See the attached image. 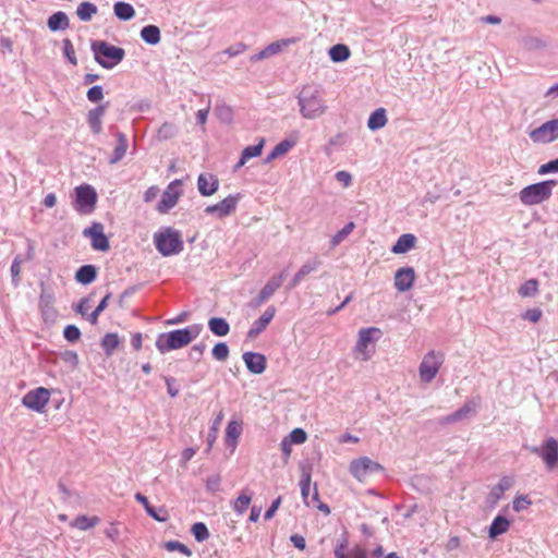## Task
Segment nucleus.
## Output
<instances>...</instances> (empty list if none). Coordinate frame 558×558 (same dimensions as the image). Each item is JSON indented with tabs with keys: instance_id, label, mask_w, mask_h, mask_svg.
<instances>
[{
	"instance_id": "nucleus-37",
	"label": "nucleus",
	"mask_w": 558,
	"mask_h": 558,
	"mask_svg": "<svg viewBox=\"0 0 558 558\" xmlns=\"http://www.w3.org/2000/svg\"><path fill=\"white\" fill-rule=\"evenodd\" d=\"M522 46L527 51L542 50L547 47V43L535 36H526L522 38Z\"/></svg>"
},
{
	"instance_id": "nucleus-22",
	"label": "nucleus",
	"mask_w": 558,
	"mask_h": 558,
	"mask_svg": "<svg viewBox=\"0 0 558 558\" xmlns=\"http://www.w3.org/2000/svg\"><path fill=\"white\" fill-rule=\"evenodd\" d=\"M117 145L112 151L111 157L109 158V163L114 165L119 162L124 156L129 147L126 135L122 132L116 133Z\"/></svg>"
},
{
	"instance_id": "nucleus-29",
	"label": "nucleus",
	"mask_w": 558,
	"mask_h": 558,
	"mask_svg": "<svg viewBox=\"0 0 558 558\" xmlns=\"http://www.w3.org/2000/svg\"><path fill=\"white\" fill-rule=\"evenodd\" d=\"M241 433L242 425L236 421H230L226 428V444L234 449Z\"/></svg>"
},
{
	"instance_id": "nucleus-62",
	"label": "nucleus",
	"mask_w": 558,
	"mask_h": 558,
	"mask_svg": "<svg viewBox=\"0 0 558 558\" xmlns=\"http://www.w3.org/2000/svg\"><path fill=\"white\" fill-rule=\"evenodd\" d=\"M162 256L177 255L181 252L182 246H157Z\"/></svg>"
},
{
	"instance_id": "nucleus-32",
	"label": "nucleus",
	"mask_w": 558,
	"mask_h": 558,
	"mask_svg": "<svg viewBox=\"0 0 558 558\" xmlns=\"http://www.w3.org/2000/svg\"><path fill=\"white\" fill-rule=\"evenodd\" d=\"M97 11L98 9L96 4L89 1H84L78 4L76 9V14L81 21L89 22L93 19V16L97 13Z\"/></svg>"
},
{
	"instance_id": "nucleus-33",
	"label": "nucleus",
	"mask_w": 558,
	"mask_h": 558,
	"mask_svg": "<svg viewBox=\"0 0 558 558\" xmlns=\"http://www.w3.org/2000/svg\"><path fill=\"white\" fill-rule=\"evenodd\" d=\"M210 331L219 337H223L229 333L230 327L225 318L214 317L208 322Z\"/></svg>"
},
{
	"instance_id": "nucleus-15",
	"label": "nucleus",
	"mask_w": 558,
	"mask_h": 558,
	"mask_svg": "<svg viewBox=\"0 0 558 558\" xmlns=\"http://www.w3.org/2000/svg\"><path fill=\"white\" fill-rule=\"evenodd\" d=\"M415 272L412 267H403L397 270L395 275V288L399 292L409 291L414 283Z\"/></svg>"
},
{
	"instance_id": "nucleus-1",
	"label": "nucleus",
	"mask_w": 558,
	"mask_h": 558,
	"mask_svg": "<svg viewBox=\"0 0 558 558\" xmlns=\"http://www.w3.org/2000/svg\"><path fill=\"white\" fill-rule=\"evenodd\" d=\"M296 98L300 106V113L305 119H316L323 116L327 110V106L322 98L320 89L316 85L303 86Z\"/></svg>"
},
{
	"instance_id": "nucleus-30",
	"label": "nucleus",
	"mask_w": 558,
	"mask_h": 558,
	"mask_svg": "<svg viewBox=\"0 0 558 558\" xmlns=\"http://www.w3.org/2000/svg\"><path fill=\"white\" fill-rule=\"evenodd\" d=\"M510 527V521L502 515H497L493 523L489 526L488 535L490 538H496L497 536L506 533Z\"/></svg>"
},
{
	"instance_id": "nucleus-47",
	"label": "nucleus",
	"mask_w": 558,
	"mask_h": 558,
	"mask_svg": "<svg viewBox=\"0 0 558 558\" xmlns=\"http://www.w3.org/2000/svg\"><path fill=\"white\" fill-rule=\"evenodd\" d=\"M191 531L197 542H203L209 537L208 529L202 522L193 524Z\"/></svg>"
},
{
	"instance_id": "nucleus-4",
	"label": "nucleus",
	"mask_w": 558,
	"mask_h": 558,
	"mask_svg": "<svg viewBox=\"0 0 558 558\" xmlns=\"http://www.w3.org/2000/svg\"><path fill=\"white\" fill-rule=\"evenodd\" d=\"M557 184L556 180H545L530 184L520 191V201L527 206L542 204L551 197L553 189Z\"/></svg>"
},
{
	"instance_id": "nucleus-45",
	"label": "nucleus",
	"mask_w": 558,
	"mask_h": 558,
	"mask_svg": "<svg viewBox=\"0 0 558 558\" xmlns=\"http://www.w3.org/2000/svg\"><path fill=\"white\" fill-rule=\"evenodd\" d=\"M355 228L354 222H348L341 230H339L330 240V244H339L342 242Z\"/></svg>"
},
{
	"instance_id": "nucleus-38",
	"label": "nucleus",
	"mask_w": 558,
	"mask_h": 558,
	"mask_svg": "<svg viewBox=\"0 0 558 558\" xmlns=\"http://www.w3.org/2000/svg\"><path fill=\"white\" fill-rule=\"evenodd\" d=\"M251 500H252V496L248 495L246 493V490H243L239 495V497L234 500V502H233V510L238 514H243L247 510V508H248V506L251 504Z\"/></svg>"
},
{
	"instance_id": "nucleus-54",
	"label": "nucleus",
	"mask_w": 558,
	"mask_h": 558,
	"mask_svg": "<svg viewBox=\"0 0 558 558\" xmlns=\"http://www.w3.org/2000/svg\"><path fill=\"white\" fill-rule=\"evenodd\" d=\"M314 269H316V264L314 265H304L294 276V278L292 279V282H291V286L292 287H295L296 284H299L302 279L308 275L311 271H313Z\"/></svg>"
},
{
	"instance_id": "nucleus-31",
	"label": "nucleus",
	"mask_w": 558,
	"mask_h": 558,
	"mask_svg": "<svg viewBox=\"0 0 558 558\" xmlns=\"http://www.w3.org/2000/svg\"><path fill=\"white\" fill-rule=\"evenodd\" d=\"M476 404L473 401L466 402L462 408H460L454 413L442 418V423H452L460 421L466 417L470 413L474 412Z\"/></svg>"
},
{
	"instance_id": "nucleus-63",
	"label": "nucleus",
	"mask_w": 558,
	"mask_h": 558,
	"mask_svg": "<svg viewBox=\"0 0 558 558\" xmlns=\"http://www.w3.org/2000/svg\"><path fill=\"white\" fill-rule=\"evenodd\" d=\"M336 179L341 182L344 186H349L352 182V175L348 171L341 170L336 172Z\"/></svg>"
},
{
	"instance_id": "nucleus-24",
	"label": "nucleus",
	"mask_w": 558,
	"mask_h": 558,
	"mask_svg": "<svg viewBox=\"0 0 558 558\" xmlns=\"http://www.w3.org/2000/svg\"><path fill=\"white\" fill-rule=\"evenodd\" d=\"M387 121L386 110L384 108H377L369 114L367 120V128L371 131H377L383 129Z\"/></svg>"
},
{
	"instance_id": "nucleus-51",
	"label": "nucleus",
	"mask_w": 558,
	"mask_h": 558,
	"mask_svg": "<svg viewBox=\"0 0 558 558\" xmlns=\"http://www.w3.org/2000/svg\"><path fill=\"white\" fill-rule=\"evenodd\" d=\"M291 444H303L307 439L306 433L302 428H294L287 437Z\"/></svg>"
},
{
	"instance_id": "nucleus-19",
	"label": "nucleus",
	"mask_w": 558,
	"mask_h": 558,
	"mask_svg": "<svg viewBox=\"0 0 558 558\" xmlns=\"http://www.w3.org/2000/svg\"><path fill=\"white\" fill-rule=\"evenodd\" d=\"M243 361L250 372L262 374L266 368V359L260 353L246 352L243 354Z\"/></svg>"
},
{
	"instance_id": "nucleus-64",
	"label": "nucleus",
	"mask_w": 558,
	"mask_h": 558,
	"mask_svg": "<svg viewBox=\"0 0 558 558\" xmlns=\"http://www.w3.org/2000/svg\"><path fill=\"white\" fill-rule=\"evenodd\" d=\"M347 558H366V553L361 546H355L349 550Z\"/></svg>"
},
{
	"instance_id": "nucleus-3",
	"label": "nucleus",
	"mask_w": 558,
	"mask_h": 558,
	"mask_svg": "<svg viewBox=\"0 0 558 558\" xmlns=\"http://www.w3.org/2000/svg\"><path fill=\"white\" fill-rule=\"evenodd\" d=\"M90 49L95 61L104 69L111 70L125 58V50L106 40H93Z\"/></svg>"
},
{
	"instance_id": "nucleus-18",
	"label": "nucleus",
	"mask_w": 558,
	"mask_h": 558,
	"mask_svg": "<svg viewBox=\"0 0 558 558\" xmlns=\"http://www.w3.org/2000/svg\"><path fill=\"white\" fill-rule=\"evenodd\" d=\"M275 307H268L264 314L253 324V326L247 331V337L250 339H255L262 331L266 329L271 319L275 316Z\"/></svg>"
},
{
	"instance_id": "nucleus-28",
	"label": "nucleus",
	"mask_w": 558,
	"mask_h": 558,
	"mask_svg": "<svg viewBox=\"0 0 558 558\" xmlns=\"http://www.w3.org/2000/svg\"><path fill=\"white\" fill-rule=\"evenodd\" d=\"M39 306L43 314V317L46 322H54L57 312L52 307V298L51 295L41 293L39 299Z\"/></svg>"
},
{
	"instance_id": "nucleus-16",
	"label": "nucleus",
	"mask_w": 558,
	"mask_h": 558,
	"mask_svg": "<svg viewBox=\"0 0 558 558\" xmlns=\"http://www.w3.org/2000/svg\"><path fill=\"white\" fill-rule=\"evenodd\" d=\"M109 101L105 104H100L97 107L90 109L87 113V123L90 128V131L94 134H99L102 130V117L105 116L107 109L109 108Z\"/></svg>"
},
{
	"instance_id": "nucleus-2",
	"label": "nucleus",
	"mask_w": 558,
	"mask_h": 558,
	"mask_svg": "<svg viewBox=\"0 0 558 558\" xmlns=\"http://www.w3.org/2000/svg\"><path fill=\"white\" fill-rule=\"evenodd\" d=\"M201 330L199 325H192L183 329L161 333L156 340V347L161 353L181 349L190 344L199 335Z\"/></svg>"
},
{
	"instance_id": "nucleus-58",
	"label": "nucleus",
	"mask_w": 558,
	"mask_h": 558,
	"mask_svg": "<svg viewBox=\"0 0 558 558\" xmlns=\"http://www.w3.org/2000/svg\"><path fill=\"white\" fill-rule=\"evenodd\" d=\"M542 311L539 308H532V310H527L523 315V319H526L531 323H537L539 322V319L542 318Z\"/></svg>"
},
{
	"instance_id": "nucleus-48",
	"label": "nucleus",
	"mask_w": 558,
	"mask_h": 558,
	"mask_svg": "<svg viewBox=\"0 0 558 558\" xmlns=\"http://www.w3.org/2000/svg\"><path fill=\"white\" fill-rule=\"evenodd\" d=\"M86 97H87L88 101H90L93 104L99 102L104 98V88H102V86L101 85H94V86H92L87 90Z\"/></svg>"
},
{
	"instance_id": "nucleus-10",
	"label": "nucleus",
	"mask_w": 558,
	"mask_h": 558,
	"mask_svg": "<svg viewBox=\"0 0 558 558\" xmlns=\"http://www.w3.org/2000/svg\"><path fill=\"white\" fill-rule=\"evenodd\" d=\"M381 469L380 464L367 457L355 459L350 464L351 474L359 481H364L369 474Z\"/></svg>"
},
{
	"instance_id": "nucleus-25",
	"label": "nucleus",
	"mask_w": 558,
	"mask_h": 558,
	"mask_svg": "<svg viewBox=\"0 0 558 558\" xmlns=\"http://www.w3.org/2000/svg\"><path fill=\"white\" fill-rule=\"evenodd\" d=\"M113 14L120 21L126 22L135 16V10L132 4L124 1H117L113 4Z\"/></svg>"
},
{
	"instance_id": "nucleus-35",
	"label": "nucleus",
	"mask_w": 558,
	"mask_h": 558,
	"mask_svg": "<svg viewBox=\"0 0 558 558\" xmlns=\"http://www.w3.org/2000/svg\"><path fill=\"white\" fill-rule=\"evenodd\" d=\"M96 278V268L93 265L82 266L76 272V280L84 284L90 283Z\"/></svg>"
},
{
	"instance_id": "nucleus-41",
	"label": "nucleus",
	"mask_w": 558,
	"mask_h": 558,
	"mask_svg": "<svg viewBox=\"0 0 558 558\" xmlns=\"http://www.w3.org/2000/svg\"><path fill=\"white\" fill-rule=\"evenodd\" d=\"M264 144H265V140L260 138L257 144L246 146L241 153V155L243 156V160H248L251 158L260 156L262 151H263Z\"/></svg>"
},
{
	"instance_id": "nucleus-49",
	"label": "nucleus",
	"mask_w": 558,
	"mask_h": 558,
	"mask_svg": "<svg viewBox=\"0 0 558 558\" xmlns=\"http://www.w3.org/2000/svg\"><path fill=\"white\" fill-rule=\"evenodd\" d=\"M165 548L169 551L178 550L187 557H190L192 555V551L190 550V548L178 541H169V542L165 543Z\"/></svg>"
},
{
	"instance_id": "nucleus-46",
	"label": "nucleus",
	"mask_w": 558,
	"mask_h": 558,
	"mask_svg": "<svg viewBox=\"0 0 558 558\" xmlns=\"http://www.w3.org/2000/svg\"><path fill=\"white\" fill-rule=\"evenodd\" d=\"M532 505V500L526 495H518L512 501V508L515 512L526 510Z\"/></svg>"
},
{
	"instance_id": "nucleus-11",
	"label": "nucleus",
	"mask_w": 558,
	"mask_h": 558,
	"mask_svg": "<svg viewBox=\"0 0 558 558\" xmlns=\"http://www.w3.org/2000/svg\"><path fill=\"white\" fill-rule=\"evenodd\" d=\"M375 333H380V330L375 327L364 328L359 331V338L354 351L357 357H360L363 361H367L371 359L372 354L368 350V347L373 343V336Z\"/></svg>"
},
{
	"instance_id": "nucleus-8",
	"label": "nucleus",
	"mask_w": 558,
	"mask_h": 558,
	"mask_svg": "<svg viewBox=\"0 0 558 558\" xmlns=\"http://www.w3.org/2000/svg\"><path fill=\"white\" fill-rule=\"evenodd\" d=\"M50 400V391L39 387L28 391L22 399V403L32 411L44 412Z\"/></svg>"
},
{
	"instance_id": "nucleus-36",
	"label": "nucleus",
	"mask_w": 558,
	"mask_h": 558,
	"mask_svg": "<svg viewBox=\"0 0 558 558\" xmlns=\"http://www.w3.org/2000/svg\"><path fill=\"white\" fill-rule=\"evenodd\" d=\"M298 137V133H294L293 135L280 141L272 149L280 157L296 145Z\"/></svg>"
},
{
	"instance_id": "nucleus-23",
	"label": "nucleus",
	"mask_w": 558,
	"mask_h": 558,
	"mask_svg": "<svg viewBox=\"0 0 558 558\" xmlns=\"http://www.w3.org/2000/svg\"><path fill=\"white\" fill-rule=\"evenodd\" d=\"M141 39L150 46H156L160 43L161 34L158 26L148 24L141 29Z\"/></svg>"
},
{
	"instance_id": "nucleus-53",
	"label": "nucleus",
	"mask_w": 558,
	"mask_h": 558,
	"mask_svg": "<svg viewBox=\"0 0 558 558\" xmlns=\"http://www.w3.org/2000/svg\"><path fill=\"white\" fill-rule=\"evenodd\" d=\"M63 336L68 341L76 342L81 338V331L76 326L69 325L64 328Z\"/></svg>"
},
{
	"instance_id": "nucleus-55",
	"label": "nucleus",
	"mask_w": 558,
	"mask_h": 558,
	"mask_svg": "<svg viewBox=\"0 0 558 558\" xmlns=\"http://www.w3.org/2000/svg\"><path fill=\"white\" fill-rule=\"evenodd\" d=\"M557 172H558V158L541 165L538 168V171H537V173L541 175H545L548 173H557Z\"/></svg>"
},
{
	"instance_id": "nucleus-39",
	"label": "nucleus",
	"mask_w": 558,
	"mask_h": 558,
	"mask_svg": "<svg viewBox=\"0 0 558 558\" xmlns=\"http://www.w3.org/2000/svg\"><path fill=\"white\" fill-rule=\"evenodd\" d=\"M120 339L117 333H107L101 341V345L107 355H111L118 348Z\"/></svg>"
},
{
	"instance_id": "nucleus-34",
	"label": "nucleus",
	"mask_w": 558,
	"mask_h": 558,
	"mask_svg": "<svg viewBox=\"0 0 558 558\" xmlns=\"http://www.w3.org/2000/svg\"><path fill=\"white\" fill-rule=\"evenodd\" d=\"M98 522H99V518L96 515L87 517L85 514H82V515H77L71 522V526L76 527L82 531H86L88 529L96 526L98 524Z\"/></svg>"
},
{
	"instance_id": "nucleus-21",
	"label": "nucleus",
	"mask_w": 558,
	"mask_h": 558,
	"mask_svg": "<svg viewBox=\"0 0 558 558\" xmlns=\"http://www.w3.org/2000/svg\"><path fill=\"white\" fill-rule=\"evenodd\" d=\"M47 26L51 32L65 31L70 26V20L65 12L57 11L48 17Z\"/></svg>"
},
{
	"instance_id": "nucleus-42",
	"label": "nucleus",
	"mask_w": 558,
	"mask_h": 558,
	"mask_svg": "<svg viewBox=\"0 0 558 558\" xmlns=\"http://www.w3.org/2000/svg\"><path fill=\"white\" fill-rule=\"evenodd\" d=\"M179 130L175 124L170 122H165L158 129V136L161 140H170L178 134Z\"/></svg>"
},
{
	"instance_id": "nucleus-17",
	"label": "nucleus",
	"mask_w": 558,
	"mask_h": 558,
	"mask_svg": "<svg viewBox=\"0 0 558 558\" xmlns=\"http://www.w3.org/2000/svg\"><path fill=\"white\" fill-rule=\"evenodd\" d=\"M219 187V180L213 173H201L197 178V189L202 196H211Z\"/></svg>"
},
{
	"instance_id": "nucleus-9",
	"label": "nucleus",
	"mask_w": 558,
	"mask_h": 558,
	"mask_svg": "<svg viewBox=\"0 0 558 558\" xmlns=\"http://www.w3.org/2000/svg\"><path fill=\"white\" fill-rule=\"evenodd\" d=\"M534 143H550L558 138V119L549 120L530 132Z\"/></svg>"
},
{
	"instance_id": "nucleus-7",
	"label": "nucleus",
	"mask_w": 558,
	"mask_h": 558,
	"mask_svg": "<svg viewBox=\"0 0 558 558\" xmlns=\"http://www.w3.org/2000/svg\"><path fill=\"white\" fill-rule=\"evenodd\" d=\"M181 185L182 181L180 179H175L168 184L157 204V210L159 213L166 214L177 205L182 194V191L180 190Z\"/></svg>"
},
{
	"instance_id": "nucleus-27",
	"label": "nucleus",
	"mask_w": 558,
	"mask_h": 558,
	"mask_svg": "<svg viewBox=\"0 0 558 558\" xmlns=\"http://www.w3.org/2000/svg\"><path fill=\"white\" fill-rule=\"evenodd\" d=\"M328 54L332 62L340 63L347 61L350 58L351 51L347 45L337 44L329 48Z\"/></svg>"
},
{
	"instance_id": "nucleus-50",
	"label": "nucleus",
	"mask_w": 558,
	"mask_h": 558,
	"mask_svg": "<svg viewBox=\"0 0 558 558\" xmlns=\"http://www.w3.org/2000/svg\"><path fill=\"white\" fill-rule=\"evenodd\" d=\"M213 356L218 361H226L229 356V348L225 342H219L213 348Z\"/></svg>"
},
{
	"instance_id": "nucleus-59",
	"label": "nucleus",
	"mask_w": 558,
	"mask_h": 558,
	"mask_svg": "<svg viewBox=\"0 0 558 558\" xmlns=\"http://www.w3.org/2000/svg\"><path fill=\"white\" fill-rule=\"evenodd\" d=\"M348 545H349L348 538L344 537L342 539V542L339 545H337V547L335 549L336 558H347L348 553H349Z\"/></svg>"
},
{
	"instance_id": "nucleus-56",
	"label": "nucleus",
	"mask_w": 558,
	"mask_h": 558,
	"mask_svg": "<svg viewBox=\"0 0 558 558\" xmlns=\"http://www.w3.org/2000/svg\"><path fill=\"white\" fill-rule=\"evenodd\" d=\"M300 486H301V494H302V497L304 499V501L308 505V495H310V489H311V475L310 474H304L301 482H300Z\"/></svg>"
},
{
	"instance_id": "nucleus-6",
	"label": "nucleus",
	"mask_w": 558,
	"mask_h": 558,
	"mask_svg": "<svg viewBox=\"0 0 558 558\" xmlns=\"http://www.w3.org/2000/svg\"><path fill=\"white\" fill-rule=\"evenodd\" d=\"M445 361L442 352L429 351L426 353L420 364L418 374L423 383H430L438 374Z\"/></svg>"
},
{
	"instance_id": "nucleus-61",
	"label": "nucleus",
	"mask_w": 558,
	"mask_h": 558,
	"mask_svg": "<svg viewBox=\"0 0 558 558\" xmlns=\"http://www.w3.org/2000/svg\"><path fill=\"white\" fill-rule=\"evenodd\" d=\"M21 259L19 257H16L13 263H12V266H11V274H12V278H13V281L15 284L19 283V280H20V272H21Z\"/></svg>"
},
{
	"instance_id": "nucleus-60",
	"label": "nucleus",
	"mask_w": 558,
	"mask_h": 558,
	"mask_svg": "<svg viewBox=\"0 0 558 558\" xmlns=\"http://www.w3.org/2000/svg\"><path fill=\"white\" fill-rule=\"evenodd\" d=\"M246 49V46L242 43H239V44H235V45H232L230 47H228L225 52L229 56V57H236L239 56L240 53H242L244 50Z\"/></svg>"
},
{
	"instance_id": "nucleus-52",
	"label": "nucleus",
	"mask_w": 558,
	"mask_h": 558,
	"mask_svg": "<svg viewBox=\"0 0 558 558\" xmlns=\"http://www.w3.org/2000/svg\"><path fill=\"white\" fill-rule=\"evenodd\" d=\"M223 418V413L220 412L216 420L214 421V424H213V427H211V430L208 435V450L211 449L213 447V444L215 442V440L217 439V433H218V427H219V424L221 423Z\"/></svg>"
},
{
	"instance_id": "nucleus-12",
	"label": "nucleus",
	"mask_w": 558,
	"mask_h": 558,
	"mask_svg": "<svg viewBox=\"0 0 558 558\" xmlns=\"http://www.w3.org/2000/svg\"><path fill=\"white\" fill-rule=\"evenodd\" d=\"M532 451L542 457L548 469L558 463V441L553 437L547 438L541 449L533 448Z\"/></svg>"
},
{
	"instance_id": "nucleus-14",
	"label": "nucleus",
	"mask_w": 558,
	"mask_h": 558,
	"mask_svg": "<svg viewBox=\"0 0 558 558\" xmlns=\"http://www.w3.org/2000/svg\"><path fill=\"white\" fill-rule=\"evenodd\" d=\"M154 244H184L182 234L172 227H161L154 233Z\"/></svg>"
},
{
	"instance_id": "nucleus-44",
	"label": "nucleus",
	"mask_w": 558,
	"mask_h": 558,
	"mask_svg": "<svg viewBox=\"0 0 558 558\" xmlns=\"http://www.w3.org/2000/svg\"><path fill=\"white\" fill-rule=\"evenodd\" d=\"M62 45H63V56L65 57V59L72 65H76L77 64V59H76V56H75V50H74L72 41L69 38H64L62 40Z\"/></svg>"
},
{
	"instance_id": "nucleus-13",
	"label": "nucleus",
	"mask_w": 558,
	"mask_h": 558,
	"mask_svg": "<svg viewBox=\"0 0 558 558\" xmlns=\"http://www.w3.org/2000/svg\"><path fill=\"white\" fill-rule=\"evenodd\" d=\"M240 199V194L236 195H228L221 202L207 206L205 209L206 214L217 215L219 218H223L229 216L232 211L235 210L236 204Z\"/></svg>"
},
{
	"instance_id": "nucleus-43",
	"label": "nucleus",
	"mask_w": 558,
	"mask_h": 558,
	"mask_svg": "<svg viewBox=\"0 0 558 558\" xmlns=\"http://www.w3.org/2000/svg\"><path fill=\"white\" fill-rule=\"evenodd\" d=\"M216 114L218 119L223 123H231L233 120V110L228 105H218L216 107Z\"/></svg>"
},
{
	"instance_id": "nucleus-26",
	"label": "nucleus",
	"mask_w": 558,
	"mask_h": 558,
	"mask_svg": "<svg viewBox=\"0 0 558 558\" xmlns=\"http://www.w3.org/2000/svg\"><path fill=\"white\" fill-rule=\"evenodd\" d=\"M282 281H283L282 275L274 276L266 283V286L262 289V291L258 295L259 303L268 300L280 288V286L282 284Z\"/></svg>"
},
{
	"instance_id": "nucleus-5",
	"label": "nucleus",
	"mask_w": 558,
	"mask_h": 558,
	"mask_svg": "<svg viewBox=\"0 0 558 558\" xmlns=\"http://www.w3.org/2000/svg\"><path fill=\"white\" fill-rule=\"evenodd\" d=\"M97 192L90 184H82L74 189L72 206L80 215H90L97 204Z\"/></svg>"
},
{
	"instance_id": "nucleus-57",
	"label": "nucleus",
	"mask_w": 558,
	"mask_h": 558,
	"mask_svg": "<svg viewBox=\"0 0 558 558\" xmlns=\"http://www.w3.org/2000/svg\"><path fill=\"white\" fill-rule=\"evenodd\" d=\"M147 513L158 522H166L169 520V513L165 508H160L158 511L154 507L148 509Z\"/></svg>"
},
{
	"instance_id": "nucleus-20",
	"label": "nucleus",
	"mask_w": 558,
	"mask_h": 558,
	"mask_svg": "<svg viewBox=\"0 0 558 558\" xmlns=\"http://www.w3.org/2000/svg\"><path fill=\"white\" fill-rule=\"evenodd\" d=\"M83 234L90 239V244H109V239L100 222H93L90 227L84 229Z\"/></svg>"
},
{
	"instance_id": "nucleus-40",
	"label": "nucleus",
	"mask_w": 558,
	"mask_h": 558,
	"mask_svg": "<svg viewBox=\"0 0 558 558\" xmlns=\"http://www.w3.org/2000/svg\"><path fill=\"white\" fill-rule=\"evenodd\" d=\"M522 298L534 296L538 292V281L536 279H530L525 281L518 290Z\"/></svg>"
}]
</instances>
